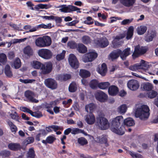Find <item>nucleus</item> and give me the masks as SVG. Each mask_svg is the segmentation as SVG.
Here are the masks:
<instances>
[{
    "label": "nucleus",
    "mask_w": 158,
    "mask_h": 158,
    "mask_svg": "<svg viewBox=\"0 0 158 158\" xmlns=\"http://www.w3.org/2000/svg\"><path fill=\"white\" fill-rule=\"evenodd\" d=\"M123 119L122 116H118L113 118L112 121L111 131L113 132L120 135H122L124 133V128L121 124Z\"/></svg>",
    "instance_id": "nucleus-1"
},
{
    "label": "nucleus",
    "mask_w": 158,
    "mask_h": 158,
    "mask_svg": "<svg viewBox=\"0 0 158 158\" xmlns=\"http://www.w3.org/2000/svg\"><path fill=\"white\" fill-rule=\"evenodd\" d=\"M135 115L141 120H145L148 118L149 115V108L146 105H139L136 106Z\"/></svg>",
    "instance_id": "nucleus-2"
},
{
    "label": "nucleus",
    "mask_w": 158,
    "mask_h": 158,
    "mask_svg": "<svg viewBox=\"0 0 158 158\" xmlns=\"http://www.w3.org/2000/svg\"><path fill=\"white\" fill-rule=\"evenodd\" d=\"M148 65L146 63V62L143 60H141L139 63H137L133 65L130 66L129 69L133 71H136L139 69L145 71L146 69L148 67Z\"/></svg>",
    "instance_id": "nucleus-3"
},
{
    "label": "nucleus",
    "mask_w": 158,
    "mask_h": 158,
    "mask_svg": "<svg viewBox=\"0 0 158 158\" xmlns=\"http://www.w3.org/2000/svg\"><path fill=\"white\" fill-rule=\"evenodd\" d=\"M38 54L39 56L45 59H49L52 56V53L49 49H42L39 50Z\"/></svg>",
    "instance_id": "nucleus-4"
},
{
    "label": "nucleus",
    "mask_w": 158,
    "mask_h": 158,
    "mask_svg": "<svg viewBox=\"0 0 158 158\" xmlns=\"http://www.w3.org/2000/svg\"><path fill=\"white\" fill-rule=\"evenodd\" d=\"M52 65L51 62H48L43 64L40 69L41 73L43 74H48L52 70Z\"/></svg>",
    "instance_id": "nucleus-5"
},
{
    "label": "nucleus",
    "mask_w": 158,
    "mask_h": 158,
    "mask_svg": "<svg viewBox=\"0 0 158 158\" xmlns=\"http://www.w3.org/2000/svg\"><path fill=\"white\" fill-rule=\"evenodd\" d=\"M118 1V0H112V3L115 4ZM119 1L123 6L127 7H131L134 5L136 0H119Z\"/></svg>",
    "instance_id": "nucleus-6"
},
{
    "label": "nucleus",
    "mask_w": 158,
    "mask_h": 158,
    "mask_svg": "<svg viewBox=\"0 0 158 158\" xmlns=\"http://www.w3.org/2000/svg\"><path fill=\"white\" fill-rule=\"evenodd\" d=\"M146 51L147 50L145 47H140L139 45L136 46L135 47L134 51L132 55V57L135 59L139 55L145 53Z\"/></svg>",
    "instance_id": "nucleus-7"
},
{
    "label": "nucleus",
    "mask_w": 158,
    "mask_h": 158,
    "mask_svg": "<svg viewBox=\"0 0 158 158\" xmlns=\"http://www.w3.org/2000/svg\"><path fill=\"white\" fill-rule=\"evenodd\" d=\"M98 123L99 127L102 130H106L109 127V123L108 120L104 117H99Z\"/></svg>",
    "instance_id": "nucleus-8"
},
{
    "label": "nucleus",
    "mask_w": 158,
    "mask_h": 158,
    "mask_svg": "<svg viewBox=\"0 0 158 158\" xmlns=\"http://www.w3.org/2000/svg\"><path fill=\"white\" fill-rule=\"evenodd\" d=\"M98 56L97 53L95 52H91L85 55L83 60L85 62L91 61L96 58Z\"/></svg>",
    "instance_id": "nucleus-9"
},
{
    "label": "nucleus",
    "mask_w": 158,
    "mask_h": 158,
    "mask_svg": "<svg viewBox=\"0 0 158 158\" xmlns=\"http://www.w3.org/2000/svg\"><path fill=\"white\" fill-rule=\"evenodd\" d=\"M69 61L70 66L73 68L76 69L79 66V63L75 55L70 54L69 58Z\"/></svg>",
    "instance_id": "nucleus-10"
},
{
    "label": "nucleus",
    "mask_w": 158,
    "mask_h": 158,
    "mask_svg": "<svg viewBox=\"0 0 158 158\" xmlns=\"http://www.w3.org/2000/svg\"><path fill=\"white\" fill-rule=\"evenodd\" d=\"M44 83L46 86L52 89H55L57 87V85L56 82L52 78H49L46 79L44 81Z\"/></svg>",
    "instance_id": "nucleus-11"
},
{
    "label": "nucleus",
    "mask_w": 158,
    "mask_h": 158,
    "mask_svg": "<svg viewBox=\"0 0 158 158\" xmlns=\"http://www.w3.org/2000/svg\"><path fill=\"white\" fill-rule=\"evenodd\" d=\"M95 96L96 98L101 102H105L108 98L107 95L101 91L97 92Z\"/></svg>",
    "instance_id": "nucleus-12"
},
{
    "label": "nucleus",
    "mask_w": 158,
    "mask_h": 158,
    "mask_svg": "<svg viewBox=\"0 0 158 158\" xmlns=\"http://www.w3.org/2000/svg\"><path fill=\"white\" fill-rule=\"evenodd\" d=\"M127 86L130 90H135L139 87V84L137 81L131 80L128 82Z\"/></svg>",
    "instance_id": "nucleus-13"
},
{
    "label": "nucleus",
    "mask_w": 158,
    "mask_h": 158,
    "mask_svg": "<svg viewBox=\"0 0 158 158\" xmlns=\"http://www.w3.org/2000/svg\"><path fill=\"white\" fill-rule=\"evenodd\" d=\"M96 44L102 48H105L109 44L108 40L105 37L98 39L96 42Z\"/></svg>",
    "instance_id": "nucleus-14"
},
{
    "label": "nucleus",
    "mask_w": 158,
    "mask_h": 158,
    "mask_svg": "<svg viewBox=\"0 0 158 158\" xmlns=\"http://www.w3.org/2000/svg\"><path fill=\"white\" fill-rule=\"evenodd\" d=\"M84 118L86 123L89 125L93 124L95 121V117L92 113H89L85 115Z\"/></svg>",
    "instance_id": "nucleus-15"
},
{
    "label": "nucleus",
    "mask_w": 158,
    "mask_h": 158,
    "mask_svg": "<svg viewBox=\"0 0 158 158\" xmlns=\"http://www.w3.org/2000/svg\"><path fill=\"white\" fill-rule=\"evenodd\" d=\"M25 97L30 102L35 103L38 102V100L34 98L35 96V94L32 91L28 90L25 93Z\"/></svg>",
    "instance_id": "nucleus-16"
},
{
    "label": "nucleus",
    "mask_w": 158,
    "mask_h": 158,
    "mask_svg": "<svg viewBox=\"0 0 158 158\" xmlns=\"http://www.w3.org/2000/svg\"><path fill=\"white\" fill-rule=\"evenodd\" d=\"M96 105L93 103H91L86 105L85 109L87 112H89L92 113L96 109Z\"/></svg>",
    "instance_id": "nucleus-17"
},
{
    "label": "nucleus",
    "mask_w": 158,
    "mask_h": 158,
    "mask_svg": "<svg viewBox=\"0 0 158 158\" xmlns=\"http://www.w3.org/2000/svg\"><path fill=\"white\" fill-rule=\"evenodd\" d=\"M156 35V33L155 31L151 30L148 31V34L145 38V41L147 42L152 41Z\"/></svg>",
    "instance_id": "nucleus-18"
},
{
    "label": "nucleus",
    "mask_w": 158,
    "mask_h": 158,
    "mask_svg": "<svg viewBox=\"0 0 158 158\" xmlns=\"http://www.w3.org/2000/svg\"><path fill=\"white\" fill-rule=\"evenodd\" d=\"M123 37H124L122 35H119L114 38L112 42L114 48H116L118 47V46L121 44V43H120V42L119 41V40L122 39Z\"/></svg>",
    "instance_id": "nucleus-19"
},
{
    "label": "nucleus",
    "mask_w": 158,
    "mask_h": 158,
    "mask_svg": "<svg viewBox=\"0 0 158 158\" xmlns=\"http://www.w3.org/2000/svg\"><path fill=\"white\" fill-rule=\"evenodd\" d=\"M96 141L101 143H104L106 146H108V144L107 143V138L105 135H102L100 136H98L96 138Z\"/></svg>",
    "instance_id": "nucleus-20"
},
{
    "label": "nucleus",
    "mask_w": 158,
    "mask_h": 158,
    "mask_svg": "<svg viewBox=\"0 0 158 158\" xmlns=\"http://www.w3.org/2000/svg\"><path fill=\"white\" fill-rule=\"evenodd\" d=\"M98 72L101 75L104 76L105 75L106 71L107 68L106 65L105 63L102 64V65L97 69Z\"/></svg>",
    "instance_id": "nucleus-21"
},
{
    "label": "nucleus",
    "mask_w": 158,
    "mask_h": 158,
    "mask_svg": "<svg viewBox=\"0 0 158 158\" xmlns=\"http://www.w3.org/2000/svg\"><path fill=\"white\" fill-rule=\"evenodd\" d=\"M121 52V50L119 49H117L114 50L111 53L110 55V56L112 60L117 59L120 56V53Z\"/></svg>",
    "instance_id": "nucleus-22"
},
{
    "label": "nucleus",
    "mask_w": 158,
    "mask_h": 158,
    "mask_svg": "<svg viewBox=\"0 0 158 158\" xmlns=\"http://www.w3.org/2000/svg\"><path fill=\"white\" fill-rule=\"evenodd\" d=\"M130 48H126L123 52L121 50V52L120 53V57L121 59L123 60L126 59L127 57L130 54Z\"/></svg>",
    "instance_id": "nucleus-23"
},
{
    "label": "nucleus",
    "mask_w": 158,
    "mask_h": 158,
    "mask_svg": "<svg viewBox=\"0 0 158 158\" xmlns=\"http://www.w3.org/2000/svg\"><path fill=\"white\" fill-rule=\"evenodd\" d=\"M118 91V87L114 85L110 86L108 89L109 94L111 96L116 95Z\"/></svg>",
    "instance_id": "nucleus-24"
},
{
    "label": "nucleus",
    "mask_w": 158,
    "mask_h": 158,
    "mask_svg": "<svg viewBox=\"0 0 158 158\" xmlns=\"http://www.w3.org/2000/svg\"><path fill=\"white\" fill-rule=\"evenodd\" d=\"M45 47L50 46L52 44V40L51 37L48 35H45L42 37Z\"/></svg>",
    "instance_id": "nucleus-25"
},
{
    "label": "nucleus",
    "mask_w": 158,
    "mask_h": 158,
    "mask_svg": "<svg viewBox=\"0 0 158 158\" xmlns=\"http://www.w3.org/2000/svg\"><path fill=\"white\" fill-rule=\"evenodd\" d=\"M8 148L12 151H16L19 150L21 148L19 144L17 143H10L8 145Z\"/></svg>",
    "instance_id": "nucleus-26"
},
{
    "label": "nucleus",
    "mask_w": 158,
    "mask_h": 158,
    "mask_svg": "<svg viewBox=\"0 0 158 158\" xmlns=\"http://www.w3.org/2000/svg\"><path fill=\"white\" fill-rule=\"evenodd\" d=\"M6 122L11 132L14 134H15L18 130L16 126L10 120L8 119Z\"/></svg>",
    "instance_id": "nucleus-27"
},
{
    "label": "nucleus",
    "mask_w": 158,
    "mask_h": 158,
    "mask_svg": "<svg viewBox=\"0 0 158 158\" xmlns=\"http://www.w3.org/2000/svg\"><path fill=\"white\" fill-rule=\"evenodd\" d=\"M56 138L53 135L48 136L46 140H43L42 141V143L46 144L47 143L51 144L56 140Z\"/></svg>",
    "instance_id": "nucleus-28"
},
{
    "label": "nucleus",
    "mask_w": 158,
    "mask_h": 158,
    "mask_svg": "<svg viewBox=\"0 0 158 158\" xmlns=\"http://www.w3.org/2000/svg\"><path fill=\"white\" fill-rule=\"evenodd\" d=\"M58 7L61 8L59 10L61 12L68 13L71 12V6H66V5H61L59 6Z\"/></svg>",
    "instance_id": "nucleus-29"
},
{
    "label": "nucleus",
    "mask_w": 158,
    "mask_h": 158,
    "mask_svg": "<svg viewBox=\"0 0 158 158\" xmlns=\"http://www.w3.org/2000/svg\"><path fill=\"white\" fill-rule=\"evenodd\" d=\"M71 133L72 134L74 135L78 134L79 133H82L85 136H90L89 135H88L87 133L85 132L83 130L77 128H73L72 129V131Z\"/></svg>",
    "instance_id": "nucleus-30"
},
{
    "label": "nucleus",
    "mask_w": 158,
    "mask_h": 158,
    "mask_svg": "<svg viewBox=\"0 0 158 158\" xmlns=\"http://www.w3.org/2000/svg\"><path fill=\"white\" fill-rule=\"evenodd\" d=\"M147 29V27L144 25H141L138 27L137 28V33L139 35L144 34Z\"/></svg>",
    "instance_id": "nucleus-31"
},
{
    "label": "nucleus",
    "mask_w": 158,
    "mask_h": 158,
    "mask_svg": "<svg viewBox=\"0 0 158 158\" xmlns=\"http://www.w3.org/2000/svg\"><path fill=\"white\" fill-rule=\"evenodd\" d=\"M70 78L71 76L68 74L59 75L56 77L57 79L60 81H65Z\"/></svg>",
    "instance_id": "nucleus-32"
},
{
    "label": "nucleus",
    "mask_w": 158,
    "mask_h": 158,
    "mask_svg": "<svg viewBox=\"0 0 158 158\" xmlns=\"http://www.w3.org/2000/svg\"><path fill=\"white\" fill-rule=\"evenodd\" d=\"M124 124L127 126H132L134 125L135 122L133 119L131 118H128L124 119Z\"/></svg>",
    "instance_id": "nucleus-33"
},
{
    "label": "nucleus",
    "mask_w": 158,
    "mask_h": 158,
    "mask_svg": "<svg viewBox=\"0 0 158 158\" xmlns=\"http://www.w3.org/2000/svg\"><path fill=\"white\" fill-rule=\"evenodd\" d=\"M24 53L27 56H30L33 55V50L31 47L28 46L25 48L23 49Z\"/></svg>",
    "instance_id": "nucleus-34"
},
{
    "label": "nucleus",
    "mask_w": 158,
    "mask_h": 158,
    "mask_svg": "<svg viewBox=\"0 0 158 158\" xmlns=\"http://www.w3.org/2000/svg\"><path fill=\"white\" fill-rule=\"evenodd\" d=\"M8 113L11 118L16 121H19V116L15 110H11V112H10Z\"/></svg>",
    "instance_id": "nucleus-35"
},
{
    "label": "nucleus",
    "mask_w": 158,
    "mask_h": 158,
    "mask_svg": "<svg viewBox=\"0 0 158 158\" xmlns=\"http://www.w3.org/2000/svg\"><path fill=\"white\" fill-rule=\"evenodd\" d=\"M36 45L40 48L45 47L42 37H40L36 39L35 41Z\"/></svg>",
    "instance_id": "nucleus-36"
},
{
    "label": "nucleus",
    "mask_w": 158,
    "mask_h": 158,
    "mask_svg": "<svg viewBox=\"0 0 158 158\" xmlns=\"http://www.w3.org/2000/svg\"><path fill=\"white\" fill-rule=\"evenodd\" d=\"M13 66L16 69H18L21 67V61L19 58L17 57L15 59L13 62Z\"/></svg>",
    "instance_id": "nucleus-37"
},
{
    "label": "nucleus",
    "mask_w": 158,
    "mask_h": 158,
    "mask_svg": "<svg viewBox=\"0 0 158 158\" xmlns=\"http://www.w3.org/2000/svg\"><path fill=\"white\" fill-rule=\"evenodd\" d=\"M77 89V84L74 82H72L69 85V90L71 92H75Z\"/></svg>",
    "instance_id": "nucleus-38"
},
{
    "label": "nucleus",
    "mask_w": 158,
    "mask_h": 158,
    "mask_svg": "<svg viewBox=\"0 0 158 158\" xmlns=\"http://www.w3.org/2000/svg\"><path fill=\"white\" fill-rule=\"evenodd\" d=\"M79 75L82 77L86 78L89 77L90 74L89 71L87 70L84 69H81L80 71Z\"/></svg>",
    "instance_id": "nucleus-39"
},
{
    "label": "nucleus",
    "mask_w": 158,
    "mask_h": 158,
    "mask_svg": "<svg viewBox=\"0 0 158 158\" xmlns=\"http://www.w3.org/2000/svg\"><path fill=\"white\" fill-rule=\"evenodd\" d=\"M134 29V27L132 26H130L128 28L126 37V38L127 40L130 39L132 36Z\"/></svg>",
    "instance_id": "nucleus-40"
},
{
    "label": "nucleus",
    "mask_w": 158,
    "mask_h": 158,
    "mask_svg": "<svg viewBox=\"0 0 158 158\" xmlns=\"http://www.w3.org/2000/svg\"><path fill=\"white\" fill-rule=\"evenodd\" d=\"M110 85V83L109 82H101L98 84V87L100 89H103L108 88Z\"/></svg>",
    "instance_id": "nucleus-41"
},
{
    "label": "nucleus",
    "mask_w": 158,
    "mask_h": 158,
    "mask_svg": "<svg viewBox=\"0 0 158 158\" xmlns=\"http://www.w3.org/2000/svg\"><path fill=\"white\" fill-rule=\"evenodd\" d=\"M127 107L126 105L123 104L119 106L118 109V111L121 114H124L126 111Z\"/></svg>",
    "instance_id": "nucleus-42"
},
{
    "label": "nucleus",
    "mask_w": 158,
    "mask_h": 158,
    "mask_svg": "<svg viewBox=\"0 0 158 158\" xmlns=\"http://www.w3.org/2000/svg\"><path fill=\"white\" fill-rule=\"evenodd\" d=\"M77 50L80 53H85L87 51L86 47L82 44H79L78 45Z\"/></svg>",
    "instance_id": "nucleus-43"
},
{
    "label": "nucleus",
    "mask_w": 158,
    "mask_h": 158,
    "mask_svg": "<svg viewBox=\"0 0 158 158\" xmlns=\"http://www.w3.org/2000/svg\"><path fill=\"white\" fill-rule=\"evenodd\" d=\"M43 64H42L40 62L37 61H34L31 63L32 67L36 69H40Z\"/></svg>",
    "instance_id": "nucleus-44"
},
{
    "label": "nucleus",
    "mask_w": 158,
    "mask_h": 158,
    "mask_svg": "<svg viewBox=\"0 0 158 158\" xmlns=\"http://www.w3.org/2000/svg\"><path fill=\"white\" fill-rule=\"evenodd\" d=\"M5 73L6 76L9 77H11L12 75L10 67L8 65H6L5 68Z\"/></svg>",
    "instance_id": "nucleus-45"
},
{
    "label": "nucleus",
    "mask_w": 158,
    "mask_h": 158,
    "mask_svg": "<svg viewBox=\"0 0 158 158\" xmlns=\"http://www.w3.org/2000/svg\"><path fill=\"white\" fill-rule=\"evenodd\" d=\"M143 88L145 90L149 91L152 89L153 86L152 84L148 82L143 84Z\"/></svg>",
    "instance_id": "nucleus-46"
},
{
    "label": "nucleus",
    "mask_w": 158,
    "mask_h": 158,
    "mask_svg": "<svg viewBox=\"0 0 158 158\" xmlns=\"http://www.w3.org/2000/svg\"><path fill=\"white\" fill-rule=\"evenodd\" d=\"M77 141L78 143L81 145H84L88 143L87 140L84 137H83L78 138Z\"/></svg>",
    "instance_id": "nucleus-47"
},
{
    "label": "nucleus",
    "mask_w": 158,
    "mask_h": 158,
    "mask_svg": "<svg viewBox=\"0 0 158 158\" xmlns=\"http://www.w3.org/2000/svg\"><path fill=\"white\" fill-rule=\"evenodd\" d=\"M94 22V20L92 17L88 16L86 18V20L84 21L83 23L85 24L90 25L92 24Z\"/></svg>",
    "instance_id": "nucleus-48"
},
{
    "label": "nucleus",
    "mask_w": 158,
    "mask_h": 158,
    "mask_svg": "<svg viewBox=\"0 0 158 158\" xmlns=\"http://www.w3.org/2000/svg\"><path fill=\"white\" fill-rule=\"evenodd\" d=\"M65 53L66 51H63L62 53L58 54L56 56V59L58 61H60L63 59L64 58Z\"/></svg>",
    "instance_id": "nucleus-49"
},
{
    "label": "nucleus",
    "mask_w": 158,
    "mask_h": 158,
    "mask_svg": "<svg viewBox=\"0 0 158 158\" xmlns=\"http://www.w3.org/2000/svg\"><path fill=\"white\" fill-rule=\"evenodd\" d=\"M98 81L94 80L91 81L90 83V87L93 89L96 88L97 86H98Z\"/></svg>",
    "instance_id": "nucleus-50"
},
{
    "label": "nucleus",
    "mask_w": 158,
    "mask_h": 158,
    "mask_svg": "<svg viewBox=\"0 0 158 158\" xmlns=\"http://www.w3.org/2000/svg\"><path fill=\"white\" fill-rule=\"evenodd\" d=\"M7 61L6 55L3 53L0 54V62L3 64H5Z\"/></svg>",
    "instance_id": "nucleus-51"
},
{
    "label": "nucleus",
    "mask_w": 158,
    "mask_h": 158,
    "mask_svg": "<svg viewBox=\"0 0 158 158\" xmlns=\"http://www.w3.org/2000/svg\"><path fill=\"white\" fill-rule=\"evenodd\" d=\"M0 155L3 157H8L10 155V152L8 150H3L0 152Z\"/></svg>",
    "instance_id": "nucleus-52"
},
{
    "label": "nucleus",
    "mask_w": 158,
    "mask_h": 158,
    "mask_svg": "<svg viewBox=\"0 0 158 158\" xmlns=\"http://www.w3.org/2000/svg\"><path fill=\"white\" fill-rule=\"evenodd\" d=\"M82 42L85 44L89 43L91 40L89 37L87 36H84L82 38Z\"/></svg>",
    "instance_id": "nucleus-53"
},
{
    "label": "nucleus",
    "mask_w": 158,
    "mask_h": 158,
    "mask_svg": "<svg viewBox=\"0 0 158 158\" xmlns=\"http://www.w3.org/2000/svg\"><path fill=\"white\" fill-rule=\"evenodd\" d=\"M133 20V18H131L129 19H125L121 22V24L122 25H128L132 22Z\"/></svg>",
    "instance_id": "nucleus-54"
},
{
    "label": "nucleus",
    "mask_w": 158,
    "mask_h": 158,
    "mask_svg": "<svg viewBox=\"0 0 158 158\" xmlns=\"http://www.w3.org/2000/svg\"><path fill=\"white\" fill-rule=\"evenodd\" d=\"M157 95L156 92L152 90L148 93V96L150 98H155Z\"/></svg>",
    "instance_id": "nucleus-55"
},
{
    "label": "nucleus",
    "mask_w": 158,
    "mask_h": 158,
    "mask_svg": "<svg viewBox=\"0 0 158 158\" xmlns=\"http://www.w3.org/2000/svg\"><path fill=\"white\" fill-rule=\"evenodd\" d=\"M27 39V38H25L23 39H14L12 41V43L13 44H15L17 43L23 42L25 41Z\"/></svg>",
    "instance_id": "nucleus-56"
},
{
    "label": "nucleus",
    "mask_w": 158,
    "mask_h": 158,
    "mask_svg": "<svg viewBox=\"0 0 158 158\" xmlns=\"http://www.w3.org/2000/svg\"><path fill=\"white\" fill-rule=\"evenodd\" d=\"M19 81L20 82L23 83L25 84H27L29 83H31L35 81V80L34 79H20Z\"/></svg>",
    "instance_id": "nucleus-57"
},
{
    "label": "nucleus",
    "mask_w": 158,
    "mask_h": 158,
    "mask_svg": "<svg viewBox=\"0 0 158 158\" xmlns=\"http://www.w3.org/2000/svg\"><path fill=\"white\" fill-rule=\"evenodd\" d=\"M130 154L133 158H143L142 156L140 154L138 153L131 152H130Z\"/></svg>",
    "instance_id": "nucleus-58"
},
{
    "label": "nucleus",
    "mask_w": 158,
    "mask_h": 158,
    "mask_svg": "<svg viewBox=\"0 0 158 158\" xmlns=\"http://www.w3.org/2000/svg\"><path fill=\"white\" fill-rule=\"evenodd\" d=\"M51 24H48L46 25L44 24H42L37 25L38 29L40 28H42L45 29H49L51 28Z\"/></svg>",
    "instance_id": "nucleus-59"
},
{
    "label": "nucleus",
    "mask_w": 158,
    "mask_h": 158,
    "mask_svg": "<svg viewBox=\"0 0 158 158\" xmlns=\"http://www.w3.org/2000/svg\"><path fill=\"white\" fill-rule=\"evenodd\" d=\"M68 45L71 48H75L77 47V44L74 42L71 41L68 43Z\"/></svg>",
    "instance_id": "nucleus-60"
},
{
    "label": "nucleus",
    "mask_w": 158,
    "mask_h": 158,
    "mask_svg": "<svg viewBox=\"0 0 158 158\" xmlns=\"http://www.w3.org/2000/svg\"><path fill=\"white\" fill-rule=\"evenodd\" d=\"M20 110L24 112H26L28 113L31 114L32 111L29 109L24 107H21Z\"/></svg>",
    "instance_id": "nucleus-61"
},
{
    "label": "nucleus",
    "mask_w": 158,
    "mask_h": 158,
    "mask_svg": "<svg viewBox=\"0 0 158 158\" xmlns=\"http://www.w3.org/2000/svg\"><path fill=\"white\" fill-rule=\"evenodd\" d=\"M27 7L29 8V9L34 10L33 6L34 5L31 1L27 2L26 3Z\"/></svg>",
    "instance_id": "nucleus-62"
},
{
    "label": "nucleus",
    "mask_w": 158,
    "mask_h": 158,
    "mask_svg": "<svg viewBox=\"0 0 158 158\" xmlns=\"http://www.w3.org/2000/svg\"><path fill=\"white\" fill-rule=\"evenodd\" d=\"M38 6L40 7V9H48L50 7L47 4H39Z\"/></svg>",
    "instance_id": "nucleus-63"
},
{
    "label": "nucleus",
    "mask_w": 158,
    "mask_h": 158,
    "mask_svg": "<svg viewBox=\"0 0 158 158\" xmlns=\"http://www.w3.org/2000/svg\"><path fill=\"white\" fill-rule=\"evenodd\" d=\"M80 8L76 6H71V12L73 11H77V12L80 13L81 12V11H80Z\"/></svg>",
    "instance_id": "nucleus-64"
}]
</instances>
